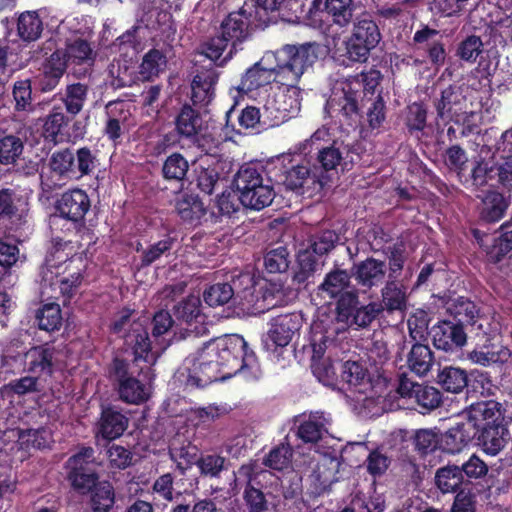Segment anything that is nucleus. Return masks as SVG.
Segmentation results:
<instances>
[{"mask_svg":"<svg viewBox=\"0 0 512 512\" xmlns=\"http://www.w3.org/2000/svg\"><path fill=\"white\" fill-rule=\"evenodd\" d=\"M322 47L316 42L286 44L268 51L241 78L239 91L249 93L275 82L280 85L299 83L308 67L319 58Z\"/></svg>","mask_w":512,"mask_h":512,"instance_id":"nucleus-1","label":"nucleus"},{"mask_svg":"<svg viewBox=\"0 0 512 512\" xmlns=\"http://www.w3.org/2000/svg\"><path fill=\"white\" fill-rule=\"evenodd\" d=\"M381 80V72L371 68L339 82L326 104L331 116L337 117L342 125L356 128L363 119L364 98L374 95Z\"/></svg>","mask_w":512,"mask_h":512,"instance_id":"nucleus-2","label":"nucleus"},{"mask_svg":"<svg viewBox=\"0 0 512 512\" xmlns=\"http://www.w3.org/2000/svg\"><path fill=\"white\" fill-rule=\"evenodd\" d=\"M250 17L251 13L244 6L228 13L216 34L202 44L203 54L219 66L226 64L251 38L253 29Z\"/></svg>","mask_w":512,"mask_h":512,"instance_id":"nucleus-3","label":"nucleus"},{"mask_svg":"<svg viewBox=\"0 0 512 512\" xmlns=\"http://www.w3.org/2000/svg\"><path fill=\"white\" fill-rule=\"evenodd\" d=\"M134 314V309L123 307L114 315L109 324V330L119 335L129 327L123 335L125 350L131 353L135 362L142 360L148 364H154L158 352L153 350L148 329L141 322L132 320Z\"/></svg>","mask_w":512,"mask_h":512,"instance_id":"nucleus-4","label":"nucleus"},{"mask_svg":"<svg viewBox=\"0 0 512 512\" xmlns=\"http://www.w3.org/2000/svg\"><path fill=\"white\" fill-rule=\"evenodd\" d=\"M233 184L238 192V201L247 209L260 211L268 207L275 197L272 180L263 168L242 166Z\"/></svg>","mask_w":512,"mask_h":512,"instance_id":"nucleus-5","label":"nucleus"},{"mask_svg":"<svg viewBox=\"0 0 512 512\" xmlns=\"http://www.w3.org/2000/svg\"><path fill=\"white\" fill-rule=\"evenodd\" d=\"M204 347L229 377L243 369H253L257 365L256 354L240 335H227L205 343Z\"/></svg>","mask_w":512,"mask_h":512,"instance_id":"nucleus-6","label":"nucleus"},{"mask_svg":"<svg viewBox=\"0 0 512 512\" xmlns=\"http://www.w3.org/2000/svg\"><path fill=\"white\" fill-rule=\"evenodd\" d=\"M233 295V305L249 314L263 313L270 308L267 303L272 293L263 279L253 271H234L228 281Z\"/></svg>","mask_w":512,"mask_h":512,"instance_id":"nucleus-7","label":"nucleus"},{"mask_svg":"<svg viewBox=\"0 0 512 512\" xmlns=\"http://www.w3.org/2000/svg\"><path fill=\"white\" fill-rule=\"evenodd\" d=\"M106 372L120 400L136 405L148 400L149 393L145 383L130 371V362L127 359L114 355Z\"/></svg>","mask_w":512,"mask_h":512,"instance_id":"nucleus-8","label":"nucleus"},{"mask_svg":"<svg viewBox=\"0 0 512 512\" xmlns=\"http://www.w3.org/2000/svg\"><path fill=\"white\" fill-rule=\"evenodd\" d=\"M382 35L371 15L363 14L353 25L351 36L345 42L346 56L352 62L364 63L377 47Z\"/></svg>","mask_w":512,"mask_h":512,"instance_id":"nucleus-9","label":"nucleus"},{"mask_svg":"<svg viewBox=\"0 0 512 512\" xmlns=\"http://www.w3.org/2000/svg\"><path fill=\"white\" fill-rule=\"evenodd\" d=\"M48 172L40 174V188L47 198L70 181H76L74 149L61 148L48 159Z\"/></svg>","mask_w":512,"mask_h":512,"instance_id":"nucleus-10","label":"nucleus"},{"mask_svg":"<svg viewBox=\"0 0 512 512\" xmlns=\"http://www.w3.org/2000/svg\"><path fill=\"white\" fill-rule=\"evenodd\" d=\"M335 299L336 324H341L342 331H346L347 328L366 329L374 322L373 316L368 313L371 311V304L370 302L367 304L360 302L357 288L351 287Z\"/></svg>","mask_w":512,"mask_h":512,"instance_id":"nucleus-11","label":"nucleus"},{"mask_svg":"<svg viewBox=\"0 0 512 512\" xmlns=\"http://www.w3.org/2000/svg\"><path fill=\"white\" fill-rule=\"evenodd\" d=\"M329 135L326 129H317L310 138L298 143L295 146V152L308 155L316 150V160L313 165L317 166V174H323L329 177L328 173L334 171L341 164L343 154L339 148L335 146L336 142L328 146L321 145V141Z\"/></svg>","mask_w":512,"mask_h":512,"instance_id":"nucleus-12","label":"nucleus"},{"mask_svg":"<svg viewBox=\"0 0 512 512\" xmlns=\"http://www.w3.org/2000/svg\"><path fill=\"white\" fill-rule=\"evenodd\" d=\"M269 325V330L262 336V345L265 351L279 356V351L299 332L302 318L297 313L281 314L272 318Z\"/></svg>","mask_w":512,"mask_h":512,"instance_id":"nucleus-13","label":"nucleus"},{"mask_svg":"<svg viewBox=\"0 0 512 512\" xmlns=\"http://www.w3.org/2000/svg\"><path fill=\"white\" fill-rule=\"evenodd\" d=\"M290 159V167L283 171V184L288 190L299 195L307 194L309 197L314 193L320 192L329 182L330 177L323 174H317V166L313 165L311 169L304 164H293Z\"/></svg>","mask_w":512,"mask_h":512,"instance_id":"nucleus-14","label":"nucleus"},{"mask_svg":"<svg viewBox=\"0 0 512 512\" xmlns=\"http://www.w3.org/2000/svg\"><path fill=\"white\" fill-rule=\"evenodd\" d=\"M381 301H371L370 312L373 321L377 320L384 312L391 315L395 312H405L408 307V293L404 284L397 279H388L380 290Z\"/></svg>","mask_w":512,"mask_h":512,"instance_id":"nucleus-15","label":"nucleus"},{"mask_svg":"<svg viewBox=\"0 0 512 512\" xmlns=\"http://www.w3.org/2000/svg\"><path fill=\"white\" fill-rule=\"evenodd\" d=\"M254 17L259 25L268 26L278 17H298L303 12L304 0H252Z\"/></svg>","mask_w":512,"mask_h":512,"instance_id":"nucleus-16","label":"nucleus"},{"mask_svg":"<svg viewBox=\"0 0 512 512\" xmlns=\"http://www.w3.org/2000/svg\"><path fill=\"white\" fill-rule=\"evenodd\" d=\"M433 345L444 352H456L467 343V333L461 323L440 320L430 329Z\"/></svg>","mask_w":512,"mask_h":512,"instance_id":"nucleus-17","label":"nucleus"},{"mask_svg":"<svg viewBox=\"0 0 512 512\" xmlns=\"http://www.w3.org/2000/svg\"><path fill=\"white\" fill-rule=\"evenodd\" d=\"M505 408L502 403L495 400H484L472 403L466 410L468 422L473 429L482 430L509 423L505 416Z\"/></svg>","mask_w":512,"mask_h":512,"instance_id":"nucleus-18","label":"nucleus"},{"mask_svg":"<svg viewBox=\"0 0 512 512\" xmlns=\"http://www.w3.org/2000/svg\"><path fill=\"white\" fill-rule=\"evenodd\" d=\"M236 481L244 482L243 499L248 512H266L269 510V503L265 493L262 491L260 481L252 464L241 465L235 473Z\"/></svg>","mask_w":512,"mask_h":512,"instance_id":"nucleus-19","label":"nucleus"},{"mask_svg":"<svg viewBox=\"0 0 512 512\" xmlns=\"http://www.w3.org/2000/svg\"><path fill=\"white\" fill-rule=\"evenodd\" d=\"M218 70L210 64L209 67L197 69L191 82V96L193 106L204 108L211 104L216 96V85L219 80Z\"/></svg>","mask_w":512,"mask_h":512,"instance_id":"nucleus-20","label":"nucleus"},{"mask_svg":"<svg viewBox=\"0 0 512 512\" xmlns=\"http://www.w3.org/2000/svg\"><path fill=\"white\" fill-rule=\"evenodd\" d=\"M351 270L352 277L364 292L382 286L388 277L386 261L372 256L354 263Z\"/></svg>","mask_w":512,"mask_h":512,"instance_id":"nucleus-21","label":"nucleus"},{"mask_svg":"<svg viewBox=\"0 0 512 512\" xmlns=\"http://www.w3.org/2000/svg\"><path fill=\"white\" fill-rule=\"evenodd\" d=\"M129 418L123 410L113 404H101L100 416L96 422V436L112 441L123 435L128 428Z\"/></svg>","mask_w":512,"mask_h":512,"instance_id":"nucleus-22","label":"nucleus"},{"mask_svg":"<svg viewBox=\"0 0 512 512\" xmlns=\"http://www.w3.org/2000/svg\"><path fill=\"white\" fill-rule=\"evenodd\" d=\"M229 378L224 373V370L215 362L213 356L203 346L199 356L194 361L192 367L189 369L188 383L197 387H205L213 382Z\"/></svg>","mask_w":512,"mask_h":512,"instance_id":"nucleus-23","label":"nucleus"},{"mask_svg":"<svg viewBox=\"0 0 512 512\" xmlns=\"http://www.w3.org/2000/svg\"><path fill=\"white\" fill-rule=\"evenodd\" d=\"M91 207V202L86 191L80 188L69 189L56 201L55 209L59 218L73 222L84 220Z\"/></svg>","mask_w":512,"mask_h":512,"instance_id":"nucleus-24","label":"nucleus"},{"mask_svg":"<svg viewBox=\"0 0 512 512\" xmlns=\"http://www.w3.org/2000/svg\"><path fill=\"white\" fill-rule=\"evenodd\" d=\"M413 41L415 44L423 45L432 66L439 68L445 64L447 58L445 38L439 30L426 25L414 33Z\"/></svg>","mask_w":512,"mask_h":512,"instance_id":"nucleus-25","label":"nucleus"},{"mask_svg":"<svg viewBox=\"0 0 512 512\" xmlns=\"http://www.w3.org/2000/svg\"><path fill=\"white\" fill-rule=\"evenodd\" d=\"M201 299L189 295L173 307V315L180 325H186V332L199 334L204 327L206 316L201 311Z\"/></svg>","mask_w":512,"mask_h":512,"instance_id":"nucleus-26","label":"nucleus"},{"mask_svg":"<svg viewBox=\"0 0 512 512\" xmlns=\"http://www.w3.org/2000/svg\"><path fill=\"white\" fill-rule=\"evenodd\" d=\"M447 312L453 317L455 323H461L462 327L464 325L471 326L472 331H476L477 335L480 333L487 335L482 323L483 318L480 316V309L469 298L459 296L452 300L448 303Z\"/></svg>","mask_w":512,"mask_h":512,"instance_id":"nucleus-27","label":"nucleus"},{"mask_svg":"<svg viewBox=\"0 0 512 512\" xmlns=\"http://www.w3.org/2000/svg\"><path fill=\"white\" fill-rule=\"evenodd\" d=\"M55 355V348L48 343L31 347L25 354L27 371L38 378L52 376L56 366Z\"/></svg>","mask_w":512,"mask_h":512,"instance_id":"nucleus-28","label":"nucleus"},{"mask_svg":"<svg viewBox=\"0 0 512 512\" xmlns=\"http://www.w3.org/2000/svg\"><path fill=\"white\" fill-rule=\"evenodd\" d=\"M508 424L495 425L482 430L473 429L476 444L487 455L496 456L504 449L510 439Z\"/></svg>","mask_w":512,"mask_h":512,"instance_id":"nucleus-29","label":"nucleus"},{"mask_svg":"<svg viewBox=\"0 0 512 512\" xmlns=\"http://www.w3.org/2000/svg\"><path fill=\"white\" fill-rule=\"evenodd\" d=\"M473 440H475V432L471 423L458 422L450 427L440 437V448L448 454L460 453Z\"/></svg>","mask_w":512,"mask_h":512,"instance_id":"nucleus-30","label":"nucleus"},{"mask_svg":"<svg viewBox=\"0 0 512 512\" xmlns=\"http://www.w3.org/2000/svg\"><path fill=\"white\" fill-rule=\"evenodd\" d=\"M478 210L479 219L485 223H496L505 215L510 201L503 193L496 190H487L482 196Z\"/></svg>","mask_w":512,"mask_h":512,"instance_id":"nucleus-31","label":"nucleus"},{"mask_svg":"<svg viewBox=\"0 0 512 512\" xmlns=\"http://www.w3.org/2000/svg\"><path fill=\"white\" fill-rule=\"evenodd\" d=\"M169 455L176 463L178 475L184 477L199 459V448L192 442L174 438L169 446Z\"/></svg>","mask_w":512,"mask_h":512,"instance_id":"nucleus-32","label":"nucleus"},{"mask_svg":"<svg viewBox=\"0 0 512 512\" xmlns=\"http://www.w3.org/2000/svg\"><path fill=\"white\" fill-rule=\"evenodd\" d=\"M434 484L442 494H456L461 489H468L464 475L456 464L439 467L435 472Z\"/></svg>","mask_w":512,"mask_h":512,"instance_id":"nucleus-33","label":"nucleus"},{"mask_svg":"<svg viewBox=\"0 0 512 512\" xmlns=\"http://www.w3.org/2000/svg\"><path fill=\"white\" fill-rule=\"evenodd\" d=\"M175 210L183 222L193 226L199 225L206 214V208L199 196L188 193L177 198Z\"/></svg>","mask_w":512,"mask_h":512,"instance_id":"nucleus-34","label":"nucleus"},{"mask_svg":"<svg viewBox=\"0 0 512 512\" xmlns=\"http://www.w3.org/2000/svg\"><path fill=\"white\" fill-rule=\"evenodd\" d=\"M70 118L63 112L61 106H54L46 116L43 124L42 135L44 139L54 145L65 140V130Z\"/></svg>","mask_w":512,"mask_h":512,"instance_id":"nucleus-35","label":"nucleus"},{"mask_svg":"<svg viewBox=\"0 0 512 512\" xmlns=\"http://www.w3.org/2000/svg\"><path fill=\"white\" fill-rule=\"evenodd\" d=\"M11 106L15 114H27L35 109L32 80L30 78L16 80L11 90Z\"/></svg>","mask_w":512,"mask_h":512,"instance_id":"nucleus-36","label":"nucleus"},{"mask_svg":"<svg viewBox=\"0 0 512 512\" xmlns=\"http://www.w3.org/2000/svg\"><path fill=\"white\" fill-rule=\"evenodd\" d=\"M296 422H298L296 435L305 444L319 442L326 432L325 418L318 412L310 413L307 417L297 419Z\"/></svg>","mask_w":512,"mask_h":512,"instance_id":"nucleus-37","label":"nucleus"},{"mask_svg":"<svg viewBox=\"0 0 512 512\" xmlns=\"http://www.w3.org/2000/svg\"><path fill=\"white\" fill-rule=\"evenodd\" d=\"M324 6L326 13L332 18L333 23L340 27L347 26L353 17L352 0H313L312 8L320 10Z\"/></svg>","mask_w":512,"mask_h":512,"instance_id":"nucleus-38","label":"nucleus"},{"mask_svg":"<svg viewBox=\"0 0 512 512\" xmlns=\"http://www.w3.org/2000/svg\"><path fill=\"white\" fill-rule=\"evenodd\" d=\"M203 120L198 110L189 104H184L175 118L176 132L185 138H193L202 129Z\"/></svg>","mask_w":512,"mask_h":512,"instance_id":"nucleus-39","label":"nucleus"},{"mask_svg":"<svg viewBox=\"0 0 512 512\" xmlns=\"http://www.w3.org/2000/svg\"><path fill=\"white\" fill-rule=\"evenodd\" d=\"M35 325L47 333L59 331L63 324L62 310L59 303L48 302L41 305L35 312Z\"/></svg>","mask_w":512,"mask_h":512,"instance_id":"nucleus-40","label":"nucleus"},{"mask_svg":"<svg viewBox=\"0 0 512 512\" xmlns=\"http://www.w3.org/2000/svg\"><path fill=\"white\" fill-rule=\"evenodd\" d=\"M352 272L335 268L326 274L323 282L318 286L319 293H325L330 298H336L351 287Z\"/></svg>","mask_w":512,"mask_h":512,"instance_id":"nucleus-41","label":"nucleus"},{"mask_svg":"<svg viewBox=\"0 0 512 512\" xmlns=\"http://www.w3.org/2000/svg\"><path fill=\"white\" fill-rule=\"evenodd\" d=\"M416 341L407 356L410 370L419 376L426 375L434 364V353L428 344Z\"/></svg>","mask_w":512,"mask_h":512,"instance_id":"nucleus-42","label":"nucleus"},{"mask_svg":"<svg viewBox=\"0 0 512 512\" xmlns=\"http://www.w3.org/2000/svg\"><path fill=\"white\" fill-rule=\"evenodd\" d=\"M428 111L423 102H413L406 106L403 123L410 136L419 138L427 125Z\"/></svg>","mask_w":512,"mask_h":512,"instance_id":"nucleus-43","label":"nucleus"},{"mask_svg":"<svg viewBox=\"0 0 512 512\" xmlns=\"http://www.w3.org/2000/svg\"><path fill=\"white\" fill-rule=\"evenodd\" d=\"M44 25L37 11L22 12L17 19V34L25 42H33L41 37Z\"/></svg>","mask_w":512,"mask_h":512,"instance_id":"nucleus-44","label":"nucleus"},{"mask_svg":"<svg viewBox=\"0 0 512 512\" xmlns=\"http://www.w3.org/2000/svg\"><path fill=\"white\" fill-rule=\"evenodd\" d=\"M194 171L198 189L206 195H211L220 179V164L202 160Z\"/></svg>","mask_w":512,"mask_h":512,"instance_id":"nucleus-45","label":"nucleus"},{"mask_svg":"<svg viewBox=\"0 0 512 512\" xmlns=\"http://www.w3.org/2000/svg\"><path fill=\"white\" fill-rule=\"evenodd\" d=\"M63 51L70 64L92 65L95 60V53L91 43L81 37L68 40Z\"/></svg>","mask_w":512,"mask_h":512,"instance_id":"nucleus-46","label":"nucleus"},{"mask_svg":"<svg viewBox=\"0 0 512 512\" xmlns=\"http://www.w3.org/2000/svg\"><path fill=\"white\" fill-rule=\"evenodd\" d=\"M89 85L81 82L68 84L62 96L67 114L75 117L78 115L88 98Z\"/></svg>","mask_w":512,"mask_h":512,"instance_id":"nucleus-47","label":"nucleus"},{"mask_svg":"<svg viewBox=\"0 0 512 512\" xmlns=\"http://www.w3.org/2000/svg\"><path fill=\"white\" fill-rule=\"evenodd\" d=\"M71 487L80 494L89 493L98 485L99 476L94 467H67Z\"/></svg>","mask_w":512,"mask_h":512,"instance_id":"nucleus-48","label":"nucleus"},{"mask_svg":"<svg viewBox=\"0 0 512 512\" xmlns=\"http://www.w3.org/2000/svg\"><path fill=\"white\" fill-rule=\"evenodd\" d=\"M99 151L89 146L74 149L76 181L91 176L99 166Z\"/></svg>","mask_w":512,"mask_h":512,"instance_id":"nucleus-49","label":"nucleus"},{"mask_svg":"<svg viewBox=\"0 0 512 512\" xmlns=\"http://www.w3.org/2000/svg\"><path fill=\"white\" fill-rule=\"evenodd\" d=\"M344 332L345 331H342V329L334 323L323 327L321 331H314L311 339L312 358L321 359L327 348L336 346L337 336Z\"/></svg>","mask_w":512,"mask_h":512,"instance_id":"nucleus-50","label":"nucleus"},{"mask_svg":"<svg viewBox=\"0 0 512 512\" xmlns=\"http://www.w3.org/2000/svg\"><path fill=\"white\" fill-rule=\"evenodd\" d=\"M24 152V141L17 135L0 136V165L15 166Z\"/></svg>","mask_w":512,"mask_h":512,"instance_id":"nucleus-51","label":"nucleus"},{"mask_svg":"<svg viewBox=\"0 0 512 512\" xmlns=\"http://www.w3.org/2000/svg\"><path fill=\"white\" fill-rule=\"evenodd\" d=\"M167 57L159 49L152 48L143 56L139 66V74L143 81H151L165 70Z\"/></svg>","mask_w":512,"mask_h":512,"instance_id":"nucleus-52","label":"nucleus"},{"mask_svg":"<svg viewBox=\"0 0 512 512\" xmlns=\"http://www.w3.org/2000/svg\"><path fill=\"white\" fill-rule=\"evenodd\" d=\"M297 84L284 85L285 90L277 92L271 97L281 111L288 114L290 119L297 116L301 109V90Z\"/></svg>","mask_w":512,"mask_h":512,"instance_id":"nucleus-53","label":"nucleus"},{"mask_svg":"<svg viewBox=\"0 0 512 512\" xmlns=\"http://www.w3.org/2000/svg\"><path fill=\"white\" fill-rule=\"evenodd\" d=\"M341 380L348 385L350 390L363 393L362 386L369 384L368 372L359 362L346 361L342 364Z\"/></svg>","mask_w":512,"mask_h":512,"instance_id":"nucleus-54","label":"nucleus"},{"mask_svg":"<svg viewBox=\"0 0 512 512\" xmlns=\"http://www.w3.org/2000/svg\"><path fill=\"white\" fill-rule=\"evenodd\" d=\"M437 382L447 392L459 393L468 384V375L464 369L445 366L439 370Z\"/></svg>","mask_w":512,"mask_h":512,"instance_id":"nucleus-55","label":"nucleus"},{"mask_svg":"<svg viewBox=\"0 0 512 512\" xmlns=\"http://www.w3.org/2000/svg\"><path fill=\"white\" fill-rule=\"evenodd\" d=\"M339 241L340 236L336 231L320 230L309 237L306 250H311L312 254L322 257L330 253Z\"/></svg>","mask_w":512,"mask_h":512,"instance_id":"nucleus-56","label":"nucleus"},{"mask_svg":"<svg viewBox=\"0 0 512 512\" xmlns=\"http://www.w3.org/2000/svg\"><path fill=\"white\" fill-rule=\"evenodd\" d=\"M189 170L187 159L179 152H173L166 157L162 164V177L167 181L182 182Z\"/></svg>","mask_w":512,"mask_h":512,"instance_id":"nucleus-57","label":"nucleus"},{"mask_svg":"<svg viewBox=\"0 0 512 512\" xmlns=\"http://www.w3.org/2000/svg\"><path fill=\"white\" fill-rule=\"evenodd\" d=\"M298 268L294 273L293 280L298 284H309L319 269L318 256L312 254L311 250H302L297 256Z\"/></svg>","mask_w":512,"mask_h":512,"instance_id":"nucleus-58","label":"nucleus"},{"mask_svg":"<svg viewBox=\"0 0 512 512\" xmlns=\"http://www.w3.org/2000/svg\"><path fill=\"white\" fill-rule=\"evenodd\" d=\"M175 243L176 238L170 234H166L161 240L143 249L140 257V267H148L159 260L162 256H167L173 249Z\"/></svg>","mask_w":512,"mask_h":512,"instance_id":"nucleus-59","label":"nucleus"},{"mask_svg":"<svg viewBox=\"0 0 512 512\" xmlns=\"http://www.w3.org/2000/svg\"><path fill=\"white\" fill-rule=\"evenodd\" d=\"M115 504V489L109 481L99 482L90 491L89 506L97 507L103 511L110 512Z\"/></svg>","mask_w":512,"mask_h":512,"instance_id":"nucleus-60","label":"nucleus"},{"mask_svg":"<svg viewBox=\"0 0 512 512\" xmlns=\"http://www.w3.org/2000/svg\"><path fill=\"white\" fill-rule=\"evenodd\" d=\"M461 95L453 85L442 90L441 97L435 102L437 117L443 121L451 120L456 114L455 106L460 103Z\"/></svg>","mask_w":512,"mask_h":512,"instance_id":"nucleus-61","label":"nucleus"},{"mask_svg":"<svg viewBox=\"0 0 512 512\" xmlns=\"http://www.w3.org/2000/svg\"><path fill=\"white\" fill-rule=\"evenodd\" d=\"M293 449L289 443H281L273 447L265 456L263 464L273 470L283 471L291 466Z\"/></svg>","mask_w":512,"mask_h":512,"instance_id":"nucleus-62","label":"nucleus"},{"mask_svg":"<svg viewBox=\"0 0 512 512\" xmlns=\"http://www.w3.org/2000/svg\"><path fill=\"white\" fill-rule=\"evenodd\" d=\"M290 263V253L285 246L272 248L264 255V267L270 274L286 272Z\"/></svg>","mask_w":512,"mask_h":512,"instance_id":"nucleus-63","label":"nucleus"},{"mask_svg":"<svg viewBox=\"0 0 512 512\" xmlns=\"http://www.w3.org/2000/svg\"><path fill=\"white\" fill-rule=\"evenodd\" d=\"M500 236L494 238L492 245L486 251L487 261L494 265L501 263L512 251L511 231L500 229Z\"/></svg>","mask_w":512,"mask_h":512,"instance_id":"nucleus-64","label":"nucleus"}]
</instances>
